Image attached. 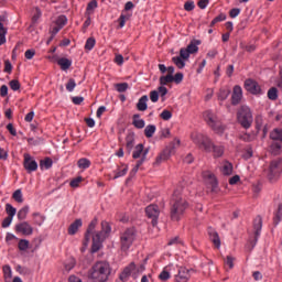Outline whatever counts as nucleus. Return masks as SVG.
<instances>
[{"label":"nucleus","mask_w":282,"mask_h":282,"mask_svg":"<svg viewBox=\"0 0 282 282\" xmlns=\"http://www.w3.org/2000/svg\"><path fill=\"white\" fill-rule=\"evenodd\" d=\"M12 217L7 216L3 220H2V228H10V225L12 224Z\"/></svg>","instance_id":"61"},{"label":"nucleus","mask_w":282,"mask_h":282,"mask_svg":"<svg viewBox=\"0 0 282 282\" xmlns=\"http://www.w3.org/2000/svg\"><path fill=\"white\" fill-rule=\"evenodd\" d=\"M76 89V79L69 78L68 82L66 83V90L69 93L74 91Z\"/></svg>","instance_id":"51"},{"label":"nucleus","mask_w":282,"mask_h":282,"mask_svg":"<svg viewBox=\"0 0 282 282\" xmlns=\"http://www.w3.org/2000/svg\"><path fill=\"white\" fill-rule=\"evenodd\" d=\"M281 173H282V160L281 159L273 160L269 166V172H268L269 180L271 181L275 180V177H279Z\"/></svg>","instance_id":"9"},{"label":"nucleus","mask_w":282,"mask_h":282,"mask_svg":"<svg viewBox=\"0 0 282 282\" xmlns=\"http://www.w3.org/2000/svg\"><path fill=\"white\" fill-rule=\"evenodd\" d=\"M270 138L272 140L271 153H273V155H279L282 149V129L281 128L273 129L272 132L270 133Z\"/></svg>","instance_id":"7"},{"label":"nucleus","mask_w":282,"mask_h":282,"mask_svg":"<svg viewBox=\"0 0 282 282\" xmlns=\"http://www.w3.org/2000/svg\"><path fill=\"white\" fill-rule=\"evenodd\" d=\"M133 270H135V263L131 262L123 269V273H126L128 276H131V272H133Z\"/></svg>","instance_id":"57"},{"label":"nucleus","mask_w":282,"mask_h":282,"mask_svg":"<svg viewBox=\"0 0 282 282\" xmlns=\"http://www.w3.org/2000/svg\"><path fill=\"white\" fill-rule=\"evenodd\" d=\"M57 65L61 67L62 72H67L72 67V59L67 57H61L57 59Z\"/></svg>","instance_id":"23"},{"label":"nucleus","mask_w":282,"mask_h":282,"mask_svg":"<svg viewBox=\"0 0 282 282\" xmlns=\"http://www.w3.org/2000/svg\"><path fill=\"white\" fill-rule=\"evenodd\" d=\"M43 17V12H41V9L39 7L35 8V13L32 17V23L36 24L39 23V19Z\"/></svg>","instance_id":"45"},{"label":"nucleus","mask_w":282,"mask_h":282,"mask_svg":"<svg viewBox=\"0 0 282 282\" xmlns=\"http://www.w3.org/2000/svg\"><path fill=\"white\" fill-rule=\"evenodd\" d=\"M18 248L19 250H21L22 252H25V250H28V248H30V241L25 240V239H21L18 243Z\"/></svg>","instance_id":"42"},{"label":"nucleus","mask_w":282,"mask_h":282,"mask_svg":"<svg viewBox=\"0 0 282 282\" xmlns=\"http://www.w3.org/2000/svg\"><path fill=\"white\" fill-rule=\"evenodd\" d=\"M109 274H111V267L108 262L99 261L93 265L88 272V278L93 282H105L108 281Z\"/></svg>","instance_id":"4"},{"label":"nucleus","mask_w":282,"mask_h":282,"mask_svg":"<svg viewBox=\"0 0 282 282\" xmlns=\"http://www.w3.org/2000/svg\"><path fill=\"white\" fill-rule=\"evenodd\" d=\"M32 217L35 226H43V223L45 221V217L41 215V213H33Z\"/></svg>","instance_id":"30"},{"label":"nucleus","mask_w":282,"mask_h":282,"mask_svg":"<svg viewBox=\"0 0 282 282\" xmlns=\"http://www.w3.org/2000/svg\"><path fill=\"white\" fill-rule=\"evenodd\" d=\"M263 228V219L261 216H257L253 220L254 239H259L261 236V229Z\"/></svg>","instance_id":"17"},{"label":"nucleus","mask_w":282,"mask_h":282,"mask_svg":"<svg viewBox=\"0 0 282 282\" xmlns=\"http://www.w3.org/2000/svg\"><path fill=\"white\" fill-rule=\"evenodd\" d=\"M225 265H228L229 270H232V268H235V258L227 256Z\"/></svg>","instance_id":"58"},{"label":"nucleus","mask_w":282,"mask_h":282,"mask_svg":"<svg viewBox=\"0 0 282 282\" xmlns=\"http://www.w3.org/2000/svg\"><path fill=\"white\" fill-rule=\"evenodd\" d=\"M52 159L45 158L44 160L40 161V169H45L47 171L48 169H52Z\"/></svg>","instance_id":"34"},{"label":"nucleus","mask_w":282,"mask_h":282,"mask_svg":"<svg viewBox=\"0 0 282 282\" xmlns=\"http://www.w3.org/2000/svg\"><path fill=\"white\" fill-rule=\"evenodd\" d=\"M223 175H230L232 173V163L228 161H224L223 167H221Z\"/></svg>","instance_id":"28"},{"label":"nucleus","mask_w":282,"mask_h":282,"mask_svg":"<svg viewBox=\"0 0 282 282\" xmlns=\"http://www.w3.org/2000/svg\"><path fill=\"white\" fill-rule=\"evenodd\" d=\"M172 63H174V65H176V67L178 69H184V67H186V63L184 62V59L180 56H174L172 58Z\"/></svg>","instance_id":"33"},{"label":"nucleus","mask_w":282,"mask_h":282,"mask_svg":"<svg viewBox=\"0 0 282 282\" xmlns=\"http://www.w3.org/2000/svg\"><path fill=\"white\" fill-rule=\"evenodd\" d=\"M156 91H158L159 96L161 95V98H164V96H166V94H169V89L164 86H160Z\"/></svg>","instance_id":"64"},{"label":"nucleus","mask_w":282,"mask_h":282,"mask_svg":"<svg viewBox=\"0 0 282 282\" xmlns=\"http://www.w3.org/2000/svg\"><path fill=\"white\" fill-rule=\"evenodd\" d=\"M194 144H196L198 148L203 149L206 153H213L214 158H221L224 155V151H226V148L224 145H217L213 143V140L208 138V135H205L199 132H194L191 135Z\"/></svg>","instance_id":"2"},{"label":"nucleus","mask_w":282,"mask_h":282,"mask_svg":"<svg viewBox=\"0 0 282 282\" xmlns=\"http://www.w3.org/2000/svg\"><path fill=\"white\" fill-rule=\"evenodd\" d=\"M80 182H83V177L78 176V177L74 178L73 181H70L69 186L72 188H78V186H80Z\"/></svg>","instance_id":"56"},{"label":"nucleus","mask_w":282,"mask_h":282,"mask_svg":"<svg viewBox=\"0 0 282 282\" xmlns=\"http://www.w3.org/2000/svg\"><path fill=\"white\" fill-rule=\"evenodd\" d=\"M12 199H14V202H17L18 204H23V193L21 192V189H17L13 193Z\"/></svg>","instance_id":"39"},{"label":"nucleus","mask_w":282,"mask_h":282,"mask_svg":"<svg viewBox=\"0 0 282 282\" xmlns=\"http://www.w3.org/2000/svg\"><path fill=\"white\" fill-rule=\"evenodd\" d=\"M133 241H135V229L128 228L120 236L121 250L127 252L133 246Z\"/></svg>","instance_id":"8"},{"label":"nucleus","mask_w":282,"mask_h":282,"mask_svg":"<svg viewBox=\"0 0 282 282\" xmlns=\"http://www.w3.org/2000/svg\"><path fill=\"white\" fill-rule=\"evenodd\" d=\"M242 98L243 89H241V86L239 85L235 86L231 95V105H239Z\"/></svg>","instance_id":"15"},{"label":"nucleus","mask_w":282,"mask_h":282,"mask_svg":"<svg viewBox=\"0 0 282 282\" xmlns=\"http://www.w3.org/2000/svg\"><path fill=\"white\" fill-rule=\"evenodd\" d=\"M159 279L162 282H166L169 281V279H171V273L165 269H163V271L159 274Z\"/></svg>","instance_id":"46"},{"label":"nucleus","mask_w":282,"mask_h":282,"mask_svg":"<svg viewBox=\"0 0 282 282\" xmlns=\"http://www.w3.org/2000/svg\"><path fill=\"white\" fill-rule=\"evenodd\" d=\"M221 21H226V14L224 13H220L210 22V28H214L217 23H221Z\"/></svg>","instance_id":"48"},{"label":"nucleus","mask_w":282,"mask_h":282,"mask_svg":"<svg viewBox=\"0 0 282 282\" xmlns=\"http://www.w3.org/2000/svg\"><path fill=\"white\" fill-rule=\"evenodd\" d=\"M6 213H7L8 217L14 218V216L17 215V208H14V206H12L10 204H7Z\"/></svg>","instance_id":"41"},{"label":"nucleus","mask_w":282,"mask_h":282,"mask_svg":"<svg viewBox=\"0 0 282 282\" xmlns=\"http://www.w3.org/2000/svg\"><path fill=\"white\" fill-rule=\"evenodd\" d=\"M95 46H96V39L89 37L86 41L85 50H88V52H91V50H94Z\"/></svg>","instance_id":"44"},{"label":"nucleus","mask_w":282,"mask_h":282,"mask_svg":"<svg viewBox=\"0 0 282 282\" xmlns=\"http://www.w3.org/2000/svg\"><path fill=\"white\" fill-rule=\"evenodd\" d=\"M116 89L117 91H119V94H123V91H127V89H129V84L127 83L116 84Z\"/></svg>","instance_id":"52"},{"label":"nucleus","mask_w":282,"mask_h":282,"mask_svg":"<svg viewBox=\"0 0 282 282\" xmlns=\"http://www.w3.org/2000/svg\"><path fill=\"white\" fill-rule=\"evenodd\" d=\"M134 144H135V138L133 133H129L126 138V148L128 149L129 153H131Z\"/></svg>","instance_id":"25"},{"label":"nucleus","mask_w":282,"mask_h":282,"mask_svg":"<svg viewBox=\"0 0 282 282\" xmlns=\"http://www.w3.org/2000/svg\"><path fill=\"white\" fill-rule=\"evenodd\" d=\"M238 122L243 129L252 127L253 118L252 110L248 106H242L238 111Z\"/></svg>","instance_id":"6"},{"label":"nucleus","mask_w":282,"mask_h":282,"mask_svg":"<svg viewBox=\"0 0 282 282\" xmlns=\"http://www.w3.org/2000/svg\"><path fill=\"white\" fill-rule=\"evenodd\" d=\"M9 87L12 91H19L21 89V83L18 79H13L9 83Z\"/></svg>","instance_id":"50"},{"label":"nucleus","mask_w":282,"mask_h":282,"mask_svg":"<svg viewBox=\"0 0 282 282\" xmlns=\"http://www.w3.org/2000/svg\"><path fill=\"white\" fill-rule=\"evenodd\" d=\"M132 124L135 129H144V120L140 118V115L135 113L132 116Z\"/></svg>","instance_id":"24"},{"label":"nucleus","mask_w":282,"mask_h":282,"mask_svg":"<svg viewBox=\"0 0 282 282\" xmlns=\"http://www.w3.org/2000/svg\"><path fill=\"white\" fill-rule=\"evenodd\" d=\"M76 265V260L74 258H69L65 264L64 268L66 272H69L70 270H74V267Z\"/></svg>","instance_id":"40"},{"label":"nucleus","mask_w":282,"mask_h":282,"mask_svg":"<svg viewBox=\"0 0 282 282\" xmlns=\"http://www.w3.org/2000/svg\"><path fill=\"white\" fill-rule=\"evenodd\" d=\"M203 118L207 122L208 127H210V129H213L215 133L221 135V133L226 131V126L221 123L219 117H217V115H215V112H213L212 110L205 111Z\"/></svg>","instance_id":"5"},{"label":"nucleus","mask_w":282,"mask_h":282,"mask_svg":"<svg viewBox=\"0 0 282 282\" xmlns=\"http://www.w3.org/2000/svg\"><path fill=\"white\" fill-rule=\"evenodd\" d=\"M184 10H186V12H193V10H195V2L186 1L184 4Z\"/></svg>","instance_id":"59"},{"label":"nucleus","mask_w":282,"mask_h":282,"mask_svg":"<svg viewBox=\"0 0 282 282\" xmlns=\"http://www.w3.org/2000/svg\"><path fill=\"white\" fill-rule=\"evenodd\" d=\"M178 57L183 61H188V58H191V53L186 48H181Z\"/></svg>","instance_id":"54"},{"label":"nucleus","mask_w":282,"mask_h":282,"mask_svg":"<svg viewBox=\"0 0 282 282\" xmlns=\"http://www.w3.org/2000/svg\"><path fill=\"white\" fill-rule=\"evenodd\" d=\"M98 8V2L96 0H91L88 4H87V9L86 12L88 15L94 14V10H96Z\"/></svg>","instance_id":"36"},{"label":"nucleus","mask_w":282,"mask_h":282,"mask_svg":"<svg viewBox=\"0 0 282 282\" xmlns=\"http://www.w3.org/2000/svg\"><path fill=\"white\" fill-rule=\"evenodd\" d=\"M169 83H173V75H166L160 77V85H169Z\"/></svg>","instance_id":"49"},{"label":"nucleus","mask_w":282,"mask_h":282,"mask_svg":"<svg viewBox=\"0 0 282 282\" xmlns=\"http://www.w3.org/2000/svg\"><path fill=\"white\" fill-rule=\"evenodd\" d=\"M160 118H162V120H171V118H173V112H171V110L164 109L161 112Z\"/></svg>","instance_id":"53"},{"label":"nucleus","mask_w":282,"mask_h":282,"mask_svg":"<svg viewBox=\"0 0 282 282\" xmlns=\"http://www.w3.org/2000/svg\"><path fill=\"white\" fill-rule=\"evenodd\" d=\"M186 208H188V203L186 202V198L182 197L180 191H174L171 207L172 221H180V219H182V215H184V213L186 212Z\"/></svg>","instance_id":"3"},{"label":"nucleus","mask_w":282,"mask_h":282,"mask_svg":"<svg viewBox=\"0 0 282 282\" xmlns=\"http://www.w3.org/2000/svg\"><path fill=\"white\" fill-rule=\"evenodd\" d=\"M144 151V145L142 143H139L135 148L134 151L132 153V158L133 160H138V158H140L142 155Z\"/></svg>","instance_id":"32"},{"label":"nucleus","mask_w":282,"mask_h":282,"mask_svg":"<svg viewBox=\"0 0 282 282\" xmlns=\"http://www.w3.org/2000/svg\"><path fill=\"white\" fill-rule=\"evenodd\" d=\"M203 177L207 184L212 186V188H217V178L215 177L214 173L210 172H203Z\"/></svg>","instance_id":"19"},{"label":"nucleus","mask_w":282,"mask_h":282,"mask_svg":"<svg viewBox=\"0 0 282 282\" xmlns=\"http://www.w3.org/2000/svg\"><path fill=\"white\" fill-rule=\"evenodd\" d=\"M199 48L197 45L191 43L187 45L186 51L189 52V54H195Z\"/></svg>","instance_id":"63"},{"label":"nucleus","mask_w":282,"mask_h":282,"mask_svg":"<svg viewBox=\"0 0 282 282\" xmlns=\"http://www.w3.org/2000/svg\"><path fill=\"white\" fill-rule=\"evenodd\" d=\"M23 166L28 173H34V171H37L39 169V163H36L29 153H25Z\"/></svg>","instance_id":"12"},{"label":"nucleus","mask_w":282,"mask_h":282,"mask_svg":"<svg viewBox=\"0 0 282 282\" xmlns=\"http://www.w3.org/2000/svg\"><path fill=\"white\" fill-rule=\"evenodd\" d=\"M156 128L153 124H149L144 129V135L145 138H153V134L155 133Z\"/></svg>","instance_id":"35"},{"label":"nucleus","mask_w":282,"mask_h":282,"mask_svg":"<svg viewBox=\"0 0 282 282\" xmlns=\"http://www.w3.org/2000/svg\"><path fill=\"white\" fill-rule=\"evenodd\" d=\"M239 14H241V9H231L230 12H229V17L231 19H237V17H239Z\"/></svg>","instance_id":"62"},{"label":"nucleus","mask_w":282,"mask_h":282,"mask_svg":"<svg viewBox=\"0 0 282 282\" xmlns=\"http://www.w3.org/2000/svg\"><path fill=\"white\" fill-rule=\"evenodd\" d=\"M96 226H98V218H94L90 221L85 234V246H87L89 240L93 239L91 252H98V250L102 248L105 239H107V237H109L111 234V225H109L106 220L101 221V230L96 231Z\"/></svg>","instance_id":"1"},{"label":"nucleus","mask_w":282,"mask_h":282,"mask_svg":"<svg viewBox=\"0 0 282 282\" xmlns=\"http://www.w3.org/2000/svg\"><path fill=\"white\" fill-rule=\"evenodd\" d=\"M245 89L254 96L261 94V86H259V83L254 82L253 79H247L245 82Z\"/></svg>","instance_id":"14"},{"label":"nucleus","mask_w":282,"mask_h":282,"mask_svg":"<svg viewBox=\"0 0 282 282\" xmlns=\"http://www.w3.org/2000/svg\"><path fill=\"white\" fill-rule=\"evenodd\" d=\"M14 230L20 235H24V237H30L31 235L34 234V228L28 221L17 224Z\"/></svg>","instance_id":"10"},{"label":"nucleus","mask_w":282,"mask_h":282,"mask_svg":"<svg viewBox=\"0 0 282 282\" xmlns=\"http://www.w3.org/2000/svg\"><path fill=\"white\" fill-rule=\"evenodd\" d=\"M3 276L8 281V279H12V268L10 265L6 264L2 268Z\"/></svg>","instance_id":"43"},{"label":"nucleus","mask_w":282,"mask_h":282,"mask_svg":"<svg viewBox=\"0 0 282 282\" xmlns=\"http://www.w3.org/2000/svg\"><path fill=\"white\" fill-rule=\"evenodd\" d=\"M56 25L59 28H65V25H67V17L66 15H59L56 20Z\"/></svg>","instance_id":"47"},{"label":"nucleus","mask_w":282,"mask_h":282,"mask_svg":"<svg viewBox=\"0 0 282 282\" xmlns=\"http://www.w3.org/2000/svg\"><path fill=\"white\" fill-rule=\"evenodd\" d=\"M129 172V166L124 165L122 169L118 167L117 170L113 171L115 176L113 180H118V177H124L127 173Z\"/></svg>","instance_id":"26"},{"label":"nucleus","mask_w":282,"mask_h":282,"mask_svg":"<svg viewBox=\"0 0 282 282\" xmlns=\"http://www.w3.org/2000/svg\"><path fill=\"white\" fill-rule=\"evenodd\" d=\"M147 102H149V96L143 95L137 102L138 111H147V109H149Z\"/></svg>","instance_id":"21"},{"label":"nucleus","mask_w":282,"mask_h":282,"mask_svg":"<svg viewBox=\"0 0 282 282\" xmlns=\"http://www.w3.org/2000/svg\"><path fill=\"white\" fill-rule=\"evenodd\" d=\"M208 235L210 241L214 243L215 248L219 249L221 248V239H219V234L213 228L208 229Z\"/></svg>","instance_id":"18"},{"label":"nucleus","mask_w":282,"mask_h":282,"mask_svg":"<svg viewBox=\"0 0 282 282\" xmlns=\"http://www.w3.org/2000/svg\"><path fill=\"white\" fill-rule=\"evenodd\" d=\"M173 153H175V145L166 147L156 158V164H162V162H166V160H169V158H171Z\"/></svg>","instance_id":"13"},{"label":"nucleus","mask_w":282,"mask_h":282,"mask_svg":"<svg viewBox=\"0 0 282 282\" xmlns=\"http://www.w3.org/2000/svg\"><path fill=\"white\" fill-rule=\"evenodd\" d=\"M77 166H78V169H83V170L89 169L91 166V161H89V159H85V158L79 159L77 161Z\"/></svg>","instance_id":"31"},{"label":"nucleus","mask_w":282,"mask_h":282,"mask_svg":"<svg viewBox=\"0 0 282 282\" xmlns=\"http://www.w3.org/2000/svg\"><path fill=\"white\" fill-rule=\"evenodd\" d=\"M83 228V219H76L69 227H68V235H76L78 229Z\"/></svg>","instance_id":"20"},{"label":"nucleus","mask_w":282,"mask_h":282,"mask_svg":"<svg viewBox=\"0 0 282 282\" xmlns=\"http://www.w3.org/2000/svg\"><path fill=\"white\" fill-rule=\"evenodd\" d=\"M132 15H133L132 13L122 12L118 19L119 28H123L126 25L127 21H129V19H131Z\"/></svg>","instance_id":"27"},{"label":"nucleus","mask_w":282,"mask_h":282,"mask_svg":"<svg viewBox=\"0 0 282 282\" xmlns=\"http://www.w3.org/2000/svg\"><path fill=\"white\" fill-rule=\"evenodd\" d=\"M282 221V203L278 204V207L273 214V224L274 226H279Z\"/></svg>","instance_id":"22"},{"label":"nucleus","mask_w":282,"mask_h":282,"mask_svg":"<svg viewBox=\"0 0 282 282\" xmlns=\"http://www.w3.org/2000/svg\"><path fill=\"white\" fill-rule=\"evenodd\" d=\"M228 96H230V90L221 88L218 93V100H220V102H224V100H226Z\"/></svg>","instance_id":"37"},{"label":"nucleus","mask_w":282,"mask_h":282,"mask_svg":"<svg viewBox=\"0 0 282 282\" xmlns=\"http://www.w3.org/2000/svg\"><path fill=\"white\" fill-rule=\"evenodd\" d=\"M184 80V74L176 73L175 76H173V83H176V85H180Z\"/></svg>","instance_id":"60"},{"label":"nucleus","mask_w":282,"mask_h":282,"mask_svg":"<svg viewBox=\"0 0 282 282\" xmlns=\"http://www.w3.org/2000/svg\"><path fill=\"white\" fill-rule=\"evenodd\" d=\"M145 215L152 219V226H158V217H160V207L158 205H150L145 208Z\"/></svg>","instance_id":"11"},{"label":"nucleus","mask_w":282,"mask_h":282,"mask_svg":"<svg viewBox=\"0 0 282 282\" xmlns=\"http://www.w3.org/2000/svg\"><path fill=\"white\" fill-rule=\"evenodd\" d=\"M188 279H191V271L184 267H181L178 269V273L175 275L176 282H188Z\"/></svg>","instance_id":"16"},{"label":"nucleus","mask_w":282,"mask_h":282,"mask_svg":"<svg viewBox=\"0 0 282 282\" xmlns=\"http://www.w3.org/2000/svg\"><path fill=\"white\" fill-rule=\"evenodd\" d=\"M28 213H30V206L25 205L18 212V219L23 221L28 217Z\"/></svg>","instance_id":"29"},{"label":"nucleus","mask_w":282,"mask_h":282,"mask_svg":"<svg viewBox=\"0 0 282 282\" xmlns=\"http://www.w3.org/2000/svg\"><path fill=\"white\" fill-rule=\"evenodd\" d=\"M268 98L269 100H276V98H279V90L276 87H272L268 90Z\"/></svg>","instance_id":"38"},{"label":"nucleus","mask_w":282,"mask_h":282,"mask_svg":"<svg viewBox=\"0 0 282 282\" xmlns=\"http://www.w3.org/2000/svg\"><path fill=\"white\" fill-rule=\"evenodd\" d=\"M150 100L151 102H158V100H160V93H158V90H151Z\"/></svg>","instance_id":"55"}]
</instances>
